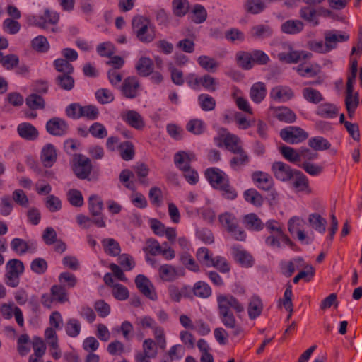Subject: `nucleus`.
I'll return each instance as SVG.
<instances>
[{
	"instance_id": "obj_1",
	"label": "nucleus",
	"mask_w": 362,
	"mask_h": 362,
	"mask_svg": "<svg viewBox=\"0 0 362 362\" xmlns=\"http://www.w3.org/2000/svg\"><path fill=\"white\" fill-rule=\"evenodd\" d=\"M216 301L218 312H231L232 309L238 314L245 310L244 305L231 294H218Z\"/></svg>"
},
{
	"instance_id": "obj_3",
	"label": "nucleus",
	"mask_w": 362,
	"mask_h": 362,
	"mask_svg": "<svg viewBox=\"0 0 362 362\" xmlns=\"http://www.w3.org/2000/svg\"><path fill=\"white\" fill-rule=\"evenodd\" d=\"M72 169L78 178L86 179L92 170L90 160L82 154H75L73 158Z\"/></svg>"
},
{
	"instance_id": "obj_58",
	"label": "nucleus",
	"mask_w": 362,
	"mask_h": 362,
	"mask_svg": "<svg viewBox=\"0 0 362 362\" xmlns=\"http://www.w3.org/2000/svg\"><path fill=\"white\" fill-rule=\"evenodd\" d=\"M186 129L190 133L199 135L204 133L205 131L206 127L204 122L199 119H194L189 120L187 125Z\"/></svg>"
},
{
	"instance_id": "obj_24",
	"label": "nucleus",
	"mask_w": 362,
	"mask_h": 362,
	"mask_svg": "<svg viewBox=\"0 0 362 362\" xmlns=\"http://www.w3.org/2000/svg\"><path fill=\"white\" fill-rule=\"evenodd\" d=\"M349 39V35L345 33L336 34L332 31H328L325 35V41L327 52L336 48L337 43L339 42H345Z\"/></svg>"
},
{
	"instance_id": "obj_64",
	"label": "nucleus",
	"mask_w": 362,
	"mask_h": 362,
	"mask_svg": "<svg viewBox=\"0 0 362 362\" xmlns=\"http://www.w3.org/2000/svg\"><path fill=\"white\" fill-rule=\"evenodd\" d=\"M133 329V325L130 322L125 320L122 322L120 327H115L113 331L121 332L124 339L129 341L132 337Z\"/></svg>"
},
{
	"instance_id": "obj_11",
	"label": "nucleus",
	"mask_w": 362,
	"mask_h": 362,
	"mask_svg": "<svg viewBox=\"0 0 362 362\" xmlns=\"http://www.w3.org/2000/svg\"><path fill=\"white\" fill-rule=\"evenodd\" d=\"M135 284L138 289L151 300L157 299V294L150 280L143 274H139L135 279Z\"/></svg>"
},
{
	"instance_id": "obj_27",
	"label": "nucleus",
	"mask_w": 362,
	"mask_h": 362,
	"mask_svg": "<svg viewBox=\"0 0 362 362\" xmlns=\"http://www.w3.org/2000/svg\"><path fill=\"white\" fill-rule=\"evenodd\" d=\"M122 119L136 129H141L145 125L141 116L135 110H128L125 115H122Z\"/></svg>"
},
{
	"instance_id": "obj_26",
	"label": "nucleus",
	"mask_w": 362,
	"mask_h": 362,
	"mask_svg": "<svg viewBox=\"0 0 362 362\" xmlns=\"http://www.w3.org/2000/svg\"><path fill=\"white\" fill-rule=\"evenodd\" d=\"M158 274L164 281H173L178 278L180 274L177 269L171 264H163L158 268Z\"/></svg>"
},
{
	"instance_id": "obj_16",
	"label": "nucleus",
	"mask_w": 362,
	"mask_h": 362,
	"mask_svg": "<svg viewBox=\"0 0 362 362\" xmlns=\"http://www.w3.org/2000/svg\"><path fill=\"white\" fill-rule=\"evenodd\" d=\"M265 243L274 249L283 248L286 246L291 247L293 246V243L284 232L269 235L267 238Z\"/></svg>"
},
{
	"instance_id": "obj_22",
	"label": "nucleus",
	"mask_w": 362,
	"mask_h": 362,
	"mask_svg": "<svg viewBox=\"0 0 362 362\" xmlns=\"http://www.w3.org/2000/svg\"><path fill=\"white\" fill-rule=\"evenodd\" d=\"M39 21L35 25L42 29H48L47 23L56 25L59 20V14L57 12L47 8L44 14L39 18Z\"/></svg>"
},
{
	"instance_id": "obj_5",
	"label": "nucleus",
	"mask_w": 362,
	"mask_h": 362,
	"mask_svg": "<svg viewBox=\"0 0 362 362\" xmlns=\"http://www.w3.org/2000/svg\"><path fill=\"white\" fill-rule=\"evenodd\" d=\"M219 221L236 240L240 241L245 240L246 234L238 227L236 219L233 215L224 213L219 216Z\"/></svg>"
},
{
	"instance_id": "obj_19",
	"label": "nucleus",
	"mask_w": 362,
	"mask_h": 362,
	"mask_svg": "<svg viewBox=\"0 0 362 362\" xmlns=\"http://www.w3.org/2000/svg\"><path fill=\"white\" fill-rule=\"evenodd\" d=\"M232 253L235 261L242 267H250L253 265L254 260L252 255L241 247L234 246Z\"/></svg>"
},
{
	"instance_id": "obj_7",
	"label": "nucleus",
	"mask_w": 362,
	"mask_h": 362,
	"mask_svg": "<svg viewBox=\"0 0 362 362\" xmlns=\"http://www.w3.org/2000/svg\"><path fill=\"white\" fill-rule=\"evenodd\" d=\"M142 349L141 352L136 354V362H151V358H155L158 355L156 343L152 339L144 341Z\"/></svg>"
},
{
	"instance_id": "obj_49",
	"label": "nucleus",
	"mask_w": 362,
	"mask_h": 362,
	"mask_svg": "<svg viewBox=\"0 0 362 362\" xmlns=\"http://www.w3.org/2000/svg\"><path fill=\"white\" fill-rule=\"evenodd\" d=\"M173 12L177 17L185 16L189 9L188 0H173Z\"/></svg>"
},
{
	"instance_id": "obj_42",
	"label": "nucleus",
	"mask_w": 362,
	"mask_h": 362,
	"mask_svg": "<svg viewBox=\"0 0 362 362\" xmlns=\"http://www.w3.org/2000/svg\"><path fill=\"white\" fill-rule=\"evenodd\" d=\"M194 157V154L189 155L185 151H180L175 155L174 161L175 165L183 171L190 166V162Z\"/></svg>"
},
{
	"instance_id": "obj_30",
	"label": "nucleus",
	"mask_w": 362,
	"mask_h": 362,
	"mask_svg": "<svg viewBox=\"0 0 362 362\" xmlns=\"http://www.w3.org/2000/svg\"><path fill=\"white\" fill-rule=\"evenodd\" d=\"M154 64L148 57H141L136 65V69L139 76L146 77L153 73Z\"/></svg>"
},
{
	"instance_id": "obj_33",
	"label": "nucleus",
	"mask_w": 362,
	"mask_h": 362,
	"mask_svg": "<svg viewBox=\"0 0 362 362\" xmlns=\"http://www.w3.org/2000/svg\"><path fill=\"white\" fill-rule=\"evenodd\" d=\"M296 71L303 77H313L320 74V66L317 64L303 63L296 67Z\"/></svg>"
},
{
	"instance_id": "obj_31",
	"label": "nucleus",
	"mask_w": 362,
	"mask_h": 362,
	"mask_svg": "<svg viewBox=\"0 0 362 362\" xmlns=\"http://www.w3.org/2000/svg\"><path fill=\"white\" fill-rule=\"evenodd\" d=\"M292 187L297 192L306 190L309 187L308 180L306 176L300 170H296L292 180H291Z\"/></svg>"
},
{
	"instance_id": "obj_10",
	"label": "nucleus",
	"mask_w": 362,
	"mask_h": 362,
	"mask_svg": "<svg viewBox=\"0 0 362 362\" xmlns=\"http://www.w3.org/2000/svg\"><path fill=\"white\" fill-rule=\"evenodd\" d=\"M0 313L4 318L6 320L11 319L14 316L17 324L20 327L24 325L23 313L13 303L2 304L0 307Z\"/></svg>"
},
{
	"instance_id": "obj_15",
	"label": "nucleus",
	"mask_w": 362,
	"mask_h": 362,
	"mask_svg": "<svg viewBox=\"0 0 362 362\" xmlns=\"http://www.w3.org/2000/svg\"><path fill=\"white\" fill-rule=\"evenodd\" d=\"M312 54L310 52L294 51L292 49L291 47H289V52L288 53L280 52L278 54L277 57L281 62L291 64L297 63L301 59H305L310 58Z\"/></svg>"
},
{
	"instance_id": "obj_53",
	"label": "nucleus",
	"mask_w": 362,
	"mask_h": 362,
	"mask_svg": "<svg viewBox=\"0 0 362 362\" xmlns=\"http://www.w3.org/2000/svg\"><path fill=\"white\" fill-rule=\"evenodd\" d=\"M303 95L307 101L314 104H317L323 100L321 93L310 87L303 88Z\"/></svg>"
},
{
	"instance_id": "obj_43",
	"label": "nucleus",
	"mask_w": 362,
	"mask_h": 362,
	"mask_svg": "<svg viewBox=\"0 0 362 362\" xmlns=\"http://www.w3.org/2000/svg\"><path fill=\"white\" fill-rule=\"evenodd\" d=\"M104 210L105 209L103 208V205H90L89 209L93 216V223L100 228L105 226Z\"/></svg>"
},
{
	"instance_id": "obj_59",
	"label": "nucleus",
	"mask_w": 362,
	"mask_h": 362,
	"mask_svg": "<svg viewBox=\"0 0 362 362\" xmlns=\"http://www.w3.org/2000/svg\"><path fill=\"white\" fill-rule=\"evenodd\" d=\"M197 258L202 264L206 267H211V264L214 259L206 247H200L197 250Z\"/></svg>"
},
{
	"instance_id": "obj_63",
	"label": "nucleus",
	"mask_w": 362,
	"mask_h": 362,
	"mask_svg": "<svg viewBox=\"0 0 362 362\" xmlns=\"http://www.w3.org/2000/svg\"><path fill=\"white\" fill-rule=\"evenodd\" d=\"M120 155L123 160H130L133 159L135 152L134 145L129 141H124L119 145Z\"/></svg>"
},
{
	"instance_id": "obj_35",
	"label": "nucleus",
	"mask_w": 362,
	"mask_h": 362,
	"mask_svg": "<svg viewBox=\"0 0 362 362\" xmlns=\"http://www.w3.org/2000/svg\"><path fill=\"white\" fill-rule=\"evenodd\" d=\"M272 98L275 100H288L294 95L291 88L287 86H276L271 91Z\"/></svg>"
},
{
	"instance_id": "obj_25",
	"label": "nucleus",
	"mask_w": 362,
	"mask_h": 362,
	"mask_svg": "<svg viewBox=\"0 0 362 362\" xmlns=\"http://www.w3.org/2000/svg\"><path fill=\"white\" fill-rule=\"evenodd\" d=\"M206 177L214 187L220 188L223 183L228 182V180L223 176V172L216 168H209L206 171Z\"/></svg>"
},
{
	"instance_id": "obj_39",
	"label": "nucleus",
	"mask_w": 362,
	"mask_h": 362,
	"mask_svg": "<svg viewBox=\"0 0 362 362\" xmlns=\"http://www.w3.org/2000/svg\"><path fill=\"white\" fill-rule=\"evenodd\" d=\"M245 228L250 230H261L264 224L262 221L254 214L245 215L243 220Z\"/></svg>"
},
{
	"instance_id": "obj_55",
	"label": "nucleus",
	"mask_w": 362,
	"mask_h": 362,
	"mask_svg": "<svg viewBox=\"0 0 362 362\" xmlns=\"http://www.w3.org/2000/svg\"><path fill=\"white\" fill-rule=\"evenodd\" d=\"M308 145L315 151L327 150L330 148V143L322 136H315L308 141Z\"/></svg>"
},
{
	"instance_id": "obj_48",
	"label": "nucleus",
	"mask_w": 362,
	"mask_h": 362,
	"mask_svg": "<svg viewBox=\"0 0 362 362\" xmlns=\"http://www.w3.org/2000/svg\"><path fill=\"white\" fill-rule=\"evenodd\" d=\"M197 62L202 68L209 72H214L219 66L215 59L206 55L199 57Z\"/></svg>"
},
{
	"instance_id": "obj_37",
	"label": "nucleus",
	"mask_w": 362,
	"mask_h": 362,
	"mask_svg": "<svg viewBox=\"0 0 362 362\" xmlns=\"http://www.w3.org/2000/svg\"><path fill=\"white\" fill-rule=\"evenodd\" d=\"M192 291L194 296L201 298H207L212 294L210 286L203 281L196 282L192 287Z\"/></svg>"
},
{
	"instance_id": "obj_57",
	"label": "nucleus",
	"mask_w": 362,
	"mask_h": 362,
	"mask_svg": "<svg viewBox=\"0 0 362 362\" xmlns=\"http://www.w3.org/2000/svg\"><path fill=\"white\" fill-rule=\"evenodd\" d=\"M279 150L282 156L291 163H297L301 160L300 152H297L291 147L282 146L280 147Z\"/></svg>"
},
{
	"instance_id": "obj_45",
	"label": "nucleus",
	"mask_w": 362,
	"mask_h": 362,
	"mask_svg": "<svg viewBox=\"0 0 362 362\" xmlns=\"http://www.w3.org/2000/svg\"><path fill=\"white\" fill-rule=\"evenodd\" d=\"M275 117L281 122L293 123L296 119V114L289 108L281 107L276 110Z\"/></svg>"
},
{
	"instance_id": "obj_8",
	"label": "nucleus",
	"mask_w": 362,
	"mask_h": 362,
	"mask_svg": "<svg viewBox=\"0 0 362 362\" xmlns=\"http://www.w3.org/2000/svg\"><path fill=\"white\" fill-rule=\"evenodd\" d=\"M271 169L276 179L281 182L291 181L296 170L281 161L273 163Z\"/></svg>"
},
{
	"instance_id": "obj_54",
	"label": "nucleus",
	"mask_w": 362,
	"mask_h": 362,
	"mask_svg": "<svg viewBox=\"0 0 362 362\" xmlns=\"http://www.w3.org/2000/svg\"><path fill=\"white\" fill-rule=\"evenodd\" d=\"M199 104L204 111H212L215 109L216 100L208 94H201L198 96Z\"/></svg>"
},
{
	"instance_id": "obj_28",
	"label": "nucleus",
	"mask_w": 362,
	"mask_h": 362,
	"mask_svg": "<svg viewBox=\"0 0 362 362\" xmlns=\"http://www.w3.org/2000/svg\"><path fill=\"white\" fill-rule=\"evenodd\" d=\"M233 154L235 156L230 160V166L234 170H238L250 162V156L244 148L237 151Z\"/></svg>"
},
{
	"instance_id": "obj_4",
	"label": "nucleus",
	"mask_w": 362,
	"mask_h": 362,
	"mask_svg": "<svg viewBox=\"0 0 362 362\" xmlns=\"http://www.w3.org/2000/svg\"><path fill=\"white\" fill-rule=\"evenodd\" d=\"M6 284L11 287H16L19 284V276L24 271V266L21 261L13 259L9 260L6 266Z\"/></svg>"
},
{
	"instance_id": "obj_18",
	"label": "nucleus",
	"mask_w": 362,
	"mask_h": 362,
	"mask_svg": "<svg viewBox=\"0 0 362 362\" xmlns=\"http://www.w3.org/2000/svg\"><path fill=\"white\" fill-rule=\"evenodd\" d=\"M57 153L55 147L51 144L45 145L42 149L40 160L46 168L52 167L56 162Z\"/></svg>"
},
{
	"instance_id": "obj_61",
	"label": "nucleus",
	"mask_w": 362,
	"mask_h": 362,
	"mask_svg": "<svg viewBox=\"0 0 362 362\" xmlns=\"http://www.w3.org/2000/svg\"><path fill=\"white\" fill-rule=\"evenodd\" d=\"M111 291L115 298L120 301L127 300L129 296L128 288L121 284L112 285Z\"/></svg>"
},
{
	"instance_id": "obj_47",
	"label": "nucleus",
	"mask_w": 362,
	"mask_h": 362,
	"mask_svg": "<svg viewBox=\"0 0 362 362\" xmlns=\"http://www.w3.org/2000/svg\"><path fill=\"white\" fill-rule=\"evenodd\" d=\"M190 18L191 21L197 24L202 23L207 18V11L202 5L196 4L192 11Z\"/></svg>"
},
{
	"instance_id": "obj_60",
	"label": "nucleus",
	"mask_w": 362,
	"mask_h": 362,
	"mask_svg": "<svg viewBox=\"0 0 362 362\" xmlns=\"http://www.w3.org/2000/svg\"><path fill=\"white\" fill-rule=\"evenodd\" d=\"M71 74H59L56 78L57 84L62 89L70 90L74 86V79L71 76Z\"/></svg>"
},
{
	"instance_id": "obj_51",
	"label": "nucleus",
	"mask_w": 362,
	"mask_h": 362,
	"mask_svg": "<svg viewBox=\"0 0 362 362\" xmlns=\"http://www.w3.org/2000/svg\"><path fill=\"white\" fill-rule=\"evenodd\" d=\"M105 253L115 257L120 253L121 249L119 243L112 238L104 239L102 242Z\"/></svg>"
},
{
	"instance_id": "obj_23",
	"label": "nucleus",
	"mask_w": 362,
	"mask_h": 362,
	"mask_svg": "<svg viewBox=\"0 0 362 362\" xmlns=\"http://www.w3.org/2000/svg\"><path fill=\"white\" fill-rule=\"evenodd\" d=\"M310 226L320 234H324L327 228V220L317 213H313L308 218Z\"/></svg>"
},
{
	"instance_id": "obj_40",
	"label": "nucleus",
	"mask_w": 362,
	"mask_h": 362,
	"mask_svg": "<svg viewBox=\"0 0 362 362\" xmlns=\"http://www.w3.org/2000/svg\"><path fill=\"white\" fill-rule=\"evenodd\" d=\"M299 15L301 18L315 26L319 24V21L317 18V11L312 6L302 7L299 11Z\"/></svg>"
},
{
	"instance_id": "obj_12",
	"label": "nucleus",
	"mask_w": 362,
	"mask_h": 362,
	"mask_svg": "<svg viewBox=\"0 0 362 362\" xmlns=\"http://www.w3.org/2000/svg\"><path fill=\"white\" fill-rule=\"evenodd\" d=\"M11 247L18 255L26 252L33 253L37 250V245L33 240L25 241L21 238H16L11 241Z\"/></svg>"
},
{
	"instance_id": "obj_9",
	"label": "nucleus",
	"mask_w": 362,
	"mask_h": 362,
	"mask_svg": "<svg viewBox=\"0 0 362 362\" xmlns=\"http://www.w3.org/2000/svg\"><path fill=\"white\" fill-rule=\"evenodd\" d=\"M46 130L51 135L62 136L68 132L69 125L63 119L55 117L47 122Z\"/></svg>"
},
{
	"instance_id": "obj_38",
	"label": "nucleus",
	"mask_w": 362,
	"mask_h": 362,
	"mask_svg": "<svg viewBox=\"0 0 362 362\" xmlns=\"http://www.w3.org/2000/svg\"><path fill=\"white\" fill-rule=\"evenodd\" d=\"M223 144L226 148L233 153L243 148L240 139L238 136L230 133L226 134L223 139Z\"/></svg>"
},
{
	"instance_id": "obj_29",
	"label": "nucleus",
	"mask_w": 362,
	"mask_h": 362,
	"mask_svg": "<svg viewBox=\"0 0 362 362\" xmlns=\"http://www.w3.org/2000/svg\"><path fill=\"white\" fill-rule=\"evenodd\" d=\"M168 293L172 300L180 302L183 297H187L190 291L189 286H182L179 287L177 285L171 284L168 286Z\"/></svg>"
},
{
	"instance_id": "obj_41",
	"label": "nucleus",
	"mask_w": 362,
	"mask_h": 362,
	"mask_svg": "<svg viewBox=\"0 0 362 362\" xmlns=\"http://www.w3.org/2000/svg\"><path fill=\"white\" fill-rule=\"evenodd\" d=\"M359 105V94L358 92L354 93V86H346L345 106L346 108L356 109Z\"/></svg>"
},
{
	"instance_id": "obj_56",
	"label": "nucleus",
	"mask_w": 362,
	"mask_h": 362,
	"mask_svg": "<svg viewBox=\"0 0 362 362\" xmlns=\"http://www.w3.org/2000/svg\"><path fill=\"white\" fill-rule=\"evenodd\" d=\"M245 10L252 14L262 12L266 8L265 2L262 0H247L245 4Z\"/></svg>"
},
{
	"instance_id": "obj_50",
	"label": "nucleus",
	"mask_w": 362,
	"mask_h": 362,
	"mask_svg": "<svg viewBox=\"0 0 362 362\" xmlns=\"http://www.w3.org/2000/svg\"><path fill=\"white\" fill-rule=\"evenodd\" d=\"M81 325L79 320L75 318H70L66 321L65 332L70 337H76L81 332Z\"/></svg>"
},
{
	"instance_id": "obj_34",
	"label": "nucleus",
	"mask_w": 362,
	"mask_h": 362,
	"mask_svg": "<svg viewBox=\"0 0 362 362\" xmlns=\"http://www.w3.org/2000/svg\"><path fill=\"white\" fill-rule=\"evenodd\" d=\"M304 24L299 20H288L284 22L281 30L283 33L290 35H294L300 33L303 30Z\"/></svg>"
},
{
	"instance_id": "obj_21",
	"label": "nucleus",
	"mask_w": 362,
	"mask_h": 362,
	"mask_svg": "<svg viewBox=\"0 0 362 362\" xmlns=\"http://www.w3.org/2000/svg\"><path fill=\"white\" fill-rule=\"evenodd\" d=\"M17 132L19 136L28 141H34L37 139L39 132L30 123L23 122L18 124Z\"/></svg>"
},
{
	"instance_id": "obj_13",
	"label": "nucleus",
	"mask_w": 362,
	"mask_h": 362,
	"mask_svg": "<svg viewBox=\"0 0 362 362\" xmlns=\"http://www.w3.org/2000/svg\"><path fill=\"white\" fill-rule=\"evenodd\" d=\"M220 320L223 325L228 329H232V334L235 337L242 334L243 329L238 324L235 315L232 312H218Z\"/></svg>"
},
{
	"instance_id": "obj_62",
	"label": "nucleus",
	"mask_w": 362,
	"mask_h": 362,
	"mask_svg": "<svg viewBox=\"0 0 362 362\" xmlns=\"http://www.w3.org/2000/svg\"><path fill=\"white\" fill-rule=\"evenodd\" d=\"M218 83L214 77L209 74H205L199 78V86H202L206 90L214 92L216 90Z\"/></svg>"
},
{
	"instance_id": "obj_20",
	"label": "nucleus",
	"mask_w": 362,
	"mask_h": 362,
	"mask_svg": "<svg viewBox=\"0 0 362 362\" xmlns=\"http://www.w3.org/2000/svg\"><path fill=\"white\" fill-rule=\"evenodd\" d=\"M264 305L261 298L256 295L252 296L248 302L247 313L250 320L259 317L262 313Z\"/></svg>"
},
{
	"instance_id": "obj_46",
	"label": "nucleus",
	"mask_w": 362,
	"mask_h": 362,
	"mask_svg": "<svg viewBox=\"0 0 362 362\" xmlns=\"http://www.w3.org/2000/svg\"><path fill=\"white\" fill-rule=\"evenodd\" d=\"M236 59L240 67L245 70L251 69L253 66L251 52L240 51L236 54Z\"/></svg>"
},
{
	"instance_id": "obj_44",
	"label": "nucleus",
	"mask_w": 362,
	"mask_h": 362,
	"mask_svg": "<svg viewBox=\"0 0 362 362\" xmlns=\"http://www.w3.org/2000/svg\"><path fill=\"white\" fill-rule=\"evenodd\" d=\"M250 98L255 103H260L266 95L264 83L258 82L252 85L250 89Z\"/></svg>"
},
{
	"instance_id": "obj_32",
	"label": "nucleus",
	"mask_w": 362,
	"mask_h": 362,
	"mask_svg": "<svg viewBox=\"0 0 362 362\" xmlns=\"http://www.w3.org/2000/svg\"><path fill=\"white\" fill-rule=\"evenodd\" d=\"M338 108L334 104L325 103L317 106L316 114L321 117L331 119L337 116Z\"/></svg>"
},
{
	"instance_id": "obj_2",
	"label": "nucleus",
	"mask_w": 362,
	"mask_h": 362,
	"mask_svg": "<svg viewBox=\"0 0 362 362\" xmlns=\"http://www.w3.org/2000/svg\"><path fill=\"white\" fill-rule=\"evenodd\" d=\"M303 220L297 216L292 217L288 223V228L291 234H296L298 240L305 245H309L314 240L313 232L305 233L301 230Z\"/></svg>"
},
{
	"instance_id": "obj_6",
	"label": "nucleus",
	"mask_w": 362,
	"mask_h": 362,
	"mask_svg": "<svg viewBox=\"0 0 362 362\" xmlns=\"http://www.w3.org/2000/svg\"><path fill=\"white\" fill-rule=\"evenodd\" d=\"M281 138L291 144H296L305 141L308 134L303 129L298 127H288L280 131Z\"/></svg>"
},
{
	"instance_id": "obj_17",
	"label": "nucleus",
	"mask_w": 362,
	"mask_h": 362,
	"mask_svg": "<svg viewBox=\"0 0 362 362\" xmlns=\"http://www.w3.org/2000/svg\"><path fill=\"white\" fill-rule=\"evenodd\" d=\"M252 180L262 190L271 189L274 185L272 177L262 171H255L252 173Z\"/></svg>"
},
{
	"instance_id": "obj_36",
	"label": "nucleus",
	"mask_w": 362,
	"mask_h": 362,
	"mask_svg": "<svg viewBox=\"0 0 362 362\" xmlns=\"http://www.w3.org/2000/svg\"><path fill=\"white\" fill-rule=\"evenodd\" d=\"M272 34V28L269 25L264 24L255 25L250 30V35L255 39L267 38L271 37Z\"/></svg>"
},
{
	"instance_id": "obj_52",
	"label": "nucleus",
	"mask_w": 362,
	"mask_h": 362,
	"mask_svg": "<svg viewBox=\"0 0 362 362\" xmlns=\"http://www.w3.org/2000/svg\"><path fill=\"white\" fill-rule=\"evenodd\" d=\"M25 103L31 110L44 109L45 107L43 98L36 93L29 95L25 99Z\"/></svg>"
},
{
	"instance_id": "obj_14",
	"label": "nucleus",
	"mask_w": 362,
	"mask_h": 362,
	"mask_svg": "<svg viewBox=\"0 0 362 362\" xmlns=\"http://www.w3.org/2000/svg\"><path fill=\"white\" fill-rule=\"evenodd\" d=\"M140 87L139 81L136 76L126 78L122 83V92L127 98H134L138 95V90Z\"/></svg>"
}]
</instances>
